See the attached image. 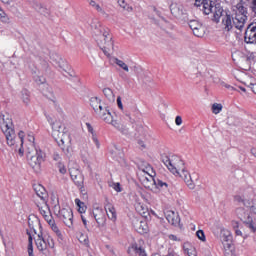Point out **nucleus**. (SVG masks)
I'll return each mask as SVG.
<instances>
[{"mask_svg":"<svg viewBox=\"0 0 256 256\" xmlns=\"http://www.w3.org/2000/svg\"><path fill=\"white\" fill-rule=\"evenodd\" d=\"M92 29L98 47H100L106 57H109V55H111V51H113V37L110 34L109 28L102 26L99 22H96L93 23Z\"/></svg>","mask_w":256,"mask_h":256,"instance_id":"f257e3e1","label":"nucleus"},{"mask_svg":"<svg viewBox=\"0 0 256 256\" xmlns=\"http://www.w3.org/2000/svg\"><path fill=\"white\" fill-rule=\"evenodd\" d=\"M162 163L166 165L167 169L173 173V175H179V177L187 179V175H189V172L185 170V162H183L179 156H167L162 155L161 156Z\"/></svg>","mask_w":256,"mask_h":256,"instance_id":"f03ea898","label":"nucleus"},{"mask_svg":"<svg viewBox=\"0 0 256 256\" xmlns=\"http://www.w3.org/2000/svg\"><path fill=\"white\" fill-rule=\"evenodd\" d=\"M0 118L2 120V122H0V127L2 133H4L6 137L7 145L13 147L16 143L15 139H17V134H15V129H13V122L9 118L5 119V115L3 114L0 115Z\"/></svg>","mask_w":256,"mask_h":256,"instance_id":"7ed1b4c3","label":"nucleus"},{"mask_svg":"<svg viewBox=\"0 0 256 256\" xmlns=\"http://www.w3.org/2000/svg\"><path fill=\"white\" fill-rule=\"evenodd\" d=\"M35 243L38 251L42 253V256H51L49 249H53L55 247V241L51 236H43V233L40 232L37 235Z\"/></svg>","mask_w":256,"mask_h":256,"instance_id":"20e7f679","label":"nucleus"},{"mask_svg":"<svg viewBox=\"0 0 256 256\" xmlns=\"http://www.w3.org/2000/svg\"><path fill=\"white\" fill-rule=\"evenodd\" d=\"M47 121L51 124L53 135L60 139V143L65 145V143H71V139H69V134L65 131V125L63 123L56 121L53 122V118L50 116H46Z\"/></svg>","mask_w":256,"mask_h":256,"instance_id":"39448f33","label":"nucleus"},{"mask_svg":"<svg viewBox=\"0 0 256 256\" xmlns=\"http://www.w3.org/2000/svg\"><path fill=\"white\" fill-rule=\"evenodd\" d=\"M27 159L32 169H40L41 163L45 161V154L39 148H34V151L27 150Z\"/></svg>","mask_w":256,"mask_h":256,"instance_id":"423d86ee","label":"nucleus"},{"mask_svg":"<svg viewBox=\"0 0 256 256\" xmlns=\"http://www.w3.org/2000/svg\"><path fill=\"white\" fill-rule=\"evenodd\" d=\"M68 171L75 185H77V187H83L84 178L81 170H79V165L74 162H69Z\"/></svg>","mask_w":256,"mask_h":256,"instance_id":"0eeeda50","label":"nucleus"},{"mask_svg":"<svg viewBox=\"0 0 256 256\" xmlns=\"http://www.w3.org/2000/svg\"><path fill=\"white\" fill-rule=\"evenodd\" d=\"M233 18V25L236 29L242 30L247 22V11L241 6Z\"/></svg>","mask_w":256,"mask_h":256,"instance_id":"6e6552de","label":"nucleus"},{"mask_svg":"<svg viewBox=\"0 0 256 256\" xmlns=\"http://www.w3.org/2000/svg\"><path fill=\"white\" fill-rule=\"evenodd\" d=\"M57 215L66 227L73 229V210H71V208H62L61 210H58Z\"/></svg>","mask_w":256,"mask_h":256,"instance_id":"1a4fd4ad","label":"nucleus"},{"mask_svg":"<svg viewBox=\"0 0 256 256\" xmlns=\"http://www.w3.org/2000/svg\"><path fill=\"white\" fill-rule=\"evenodd\" d=\"M195 7H198L204 15H211L213 13V6L215 1L213 0H195Z\"/></svg>","mask_w":256,"mask_h":256,"instance_id":"9d476101","label":"nucleus"},{"mask_svg":"<svg viewBox=\"0 0 256 256\" xmlns=\"http://www.w3.org/2000/svg\"><path fill=\"white\" fill-rule=\"evenodd\" d=\"M244 41L245 43L256 45V22H252L247 26Z\"/></svg>","mask_w":256,"mask_h":256,"instance_id":"9b49d317","label":"nucleus"},{"mask_svg":"<svg viewBox=\"0 0 256 256\" xmlns=\"http://www.w3.org/2000/svg\"><path fill=\"white\" fill-rule=\"evenodd\" d=\"M128 254L130 256H147V252H145V248L143 247V241L139 240L138 242L132 243L128 248Z\"/></svg>","mask_w":256,"mask_h":256,"instance_id":"f8f14e48","label":"nucleus"},{"mask_svg":"<svg viewBox=\"0 0 256 256\" xmlns=\"http://www.w3.org/2000/svg\"><path fill=\"white\" fill-rule=\"evenodd\" d=\"M195 37H203L205 35V26L197 20H190L188 23Z\"/></svg>","mask_w":256,"mask_h":256,"instance_id":"ddd939ff","label":"nucleus"},{"mask_svg":"<svg viewBox=\"0 0 256 256\" xmlns=\"http://www.w3.org/2000/svg\"><path fill=\"white\" fill-rule=\"evenodd\" d=\"M92 215L96 223H98L100 227H103L105 225V221H107V218L105 217V212L103 211L102 208H99V207L94 208L92 211Z\"/></svg>","mask_w":256,"mask_h":256,"instance_id":"4468645a","label":"nucleus"},{"mask_svg":"<svg viewBox=\"0 0 256 256\" xmlns=\"http://www.w3.org/2000/svg\"><path fill=\"white\" fill-rule=\"evenodd\" d=\"M165 217L170 225H174V227H179V225H181V218L179 217V214L175 213L174 211H166Z\"/></svg>","mask_w":256,"mask_h":256,"instance_id":"2eb2a0df","label":"nucleus"},{"mask_svg":"<svg viewBox=\"0 0 256 256\" xmlns=\"http://www.w3.org/2000/svg\"><path fill=\"white\" fill-rule=\"evenodd\" d=\"M220 239L222 243H227V249H231V243L233 241V235L231 234V231L221 228L220 230Z\"/></svg>","mask_w":256,"mask_h":256,"instance_id":"dca6fc26","label":"nucleus"},{"mask_svg":"<svg viewBox=\"0 0 256 256\" xmlns=\"http://www.w3.org/2000/svg\"><path fill=\"white\" fill-rule=\"evenodd\" d=\"M50 59L53 65L59 67V69H65V67H67V61H65V59H63V57L58 53H52L50 55Z\"/></svg>","mask_w":256,"mask_h":256,"instance_id":"f3484780","label":"nucleus"},{"mask_svg":"<svg viewBox=\"0 0 256 256\" xmlns=\"http://www.w3.org/2000/svg\"><path fill=\"white\" fill-rule=\"evenodd\" d=\"M213 21H215V23H219V19H223V17H225V15H227V12H225V10H223V7H221V5L219 4H214L213 5Z\"/></svg>","mask_w":256,"mask_h":256,"instance_id":"a211bd4d","label":"nucleus"},{"mask_svg":"<svg viewBox=\"0 0 256 256\" xmlns=\"http://www.w3.org/2000/svg\"><path fill=\"white\" fill-rule=\"evenodd\" d=\"M104 209L106 211L108 219H110L111 221H117V211L115 210V206L109 203L108 200H106Z\"/></svg>","mask_w":256,"mask_h":256,"instance_id":"6ab92c4d","label":"nucleus"},{"mask_svg":"<svg viewBox=\"0 0 256 256\" xmlns=\"http://www.w3.org/2000/svg\"><path fill=\"white\" fill-rule=\"evenodd\" d=\"M146 181L150 184H146V187L148 189H151V185L153 187L156 186L157 189H163V187H165L166 189L169 187V184H167L166 182H163L162 180H159V179H155L153 178V176H150V180L149 178H146Z\"/></svg>","mask_w":256,"mask_h":256,"instance_id":"aec40b11","label":"nucleus"},{"mask_svg":"<svg viewBox=\"0 0 256 256\" xmlns=\"http://www.w3.org/2000/svg\"><path fill=\"white\" fill-rule=\"evenodd\" d=\"M222 27L224 31H231V29L235 27V24H233V16L225 14V16L222 18Z\"/></svg>","mask_w":256,"mask_h":256,"instance_id":"412c9836","label":"nucleus"},{"mask_svg":"<svg viewBox=\"0 0 256 256\" xmlns=\"http://www.w3.org/2000/svg\"><path fill=\"white\" fill-rule=\"evenodd\" d=\"M182 179L185 181L186 185L189 187V189H195V183H197V181H199V174H192L190 175L188 173V175H186L185 177H182Z\"/></svg>","mask_w":256,"mask_h":256,"instance_id":"4be33fe9","label":"nucleus"},{"mask_svg":"<svg viewBox=\"0 0 256 256\" xmlns=\"http://www.w3.org/2000/svg\"><path fill=\"white\" fill-rule=\"evenodd\" d=\"M34 191L36 195L40 197L43 203L47 201L48 194H47V190L45 189V187H43V185L41 184L34 185Z\"/></svg>","mask_w":256,"mask_h":256,"instance_id":"5701e85b","label":"nucleus"},{"mask_svg":"<svg viewBox=\"0 0 256 256\" xmlns=\"http://www.w3.org/2000/svg\"><path fill=\"white\" fill-rule=\"evenodd\" d=\"M134 207L137 213L141 215V217H147L149 215V208H147L145 204L141 202H136Z\"/></svg>","mask_w":256,"mask_h":256,"instance_id":"b1692460","label":"nucleus"},{"mask_svg":"<svg viewBox=\"0 0 256 256\" xmlns=\"http://www.w3.org/2000/svg\"><path fill=\"white\" fill-rule=\"evenodd\" d=\"M170 11L174 17H177V18L183 17V6L177 3H172L170 5Z\"/></svg>","mask_w":256,"mask_h":256,"instance_id":"393cba45","label":"nucleus"},{"mask_svg":"<svg viewBox=\"0 0 256 256\" xmlns=\"http://www.w3.org/2000/svg\"><path fill=\"white\" fill-rule=\"evenodd\" d=\"M27 151H35L37 149V146L35 145V135H33L32 132L27 134Z\"/></svg>","mask_w":256,"mask_h":256,"instance_id":"a878e982","label":"nucleus"},{"mask_svg":"<svg viewBox=\"0 0 256 256\" xmlns=\"http://www.w3.org/2000/svg\"><path fill=\"white\" fill-rule=\"evenodd\" d=\"M236 215L239 217L243 222L247 221L251 217L249 216V212L245 210V208L240 207L236 209Z\"/></svg>","mask_w":256,"mask_h":256,"instance_id":"bb28decb","label":"nucleus"},{"mask_svg":"<svg viewBox=\"0 0 256 256\" xmlns=\"http://www.w3.org/2000/svg\"><path fill=\"white\" fill-rule=\"evenodd\" d=\"M110 125H112L113 127H115V129L123 133V135H127V133H129V131L127 130V126L119 123L117 120H112V122H110Z\"/></svg>","mask_w":256,"mask_h":256,"instance_id":"cd10ccee","label":"nucleus"},{"mask_svg":"<svg viewBox=\"0 0 256 256\" xmlns=\"http://www.w3.org/2000/svg\"><path fill=\"white\" fill-rule=\"evenodd\" d=\"M234 201H236V203H242V205H244V207H251V202L249 200H247V198H245V196L236 195V196H234Z\"/></svg>","mask_w":256,"mask_h":256,"instance_id":"c85d7f7f","label":"nucleus"},{"mask_svg":"<svg viewBox=\"0 0 256 256\" xmlns=\"http://www.w3.org/2000/svg\"><path fill=\"white\" fill-rule=\"evenodd\" d=\"M90 105H91L92 109L95 111V113L97 111H99V107L103 106V105H101V100L97 97H92L90 99Z\"/></svg>","mask_w":256,"mask_h":256,"instance_id":"c756f323","label":"nucleus"},{"mask_svg":"<svg viewBox=\"0 0 256 256\" xmlns=\"http://www.w3.org/2000/svg\"><path fill=\"white\" fill-rule=\"evenodd\" d=\"M89 5H91V7H94V9H96V11L98 13H100V15H103V17H109V14H107V12H105L101 6L99 4H97V2H95L94 0H91L89 2Z\"/></svg>","mask_w":256,"mask_h":256,"instance_id":"7c9ffc66","label":"nucleus"},{"mask_svg":"<svg viewBox=\"0 0 256 256\" xmlns=\"http://www.w3.org/2000/svg\"><path fill=\"white\" fill-rule=\"evenodd\" d=\"M87 129L89 133L92 135V141L95 143L97 149H99L100 144H99V139H97V136L95 135V131L93 130V126H91L89 123H86Z\"/></svg>","mask_w":256,"mask_h":256,"instance_id":"2f4dec72","label":"nucleus"},{"mask_svg":"<svg viewBox=\"0 0 256 256\" xmlns=\"http://www.w3.org/2000/svg\"><path fill=\"white\" fill-rule=\"evenodd\" d=\"M38 209L40 211V214L44 217V219L45 215H49L51 213V209L49 208L47 201L44 202L43 206H38Z\"/></svg>","mask_w":256,"mask_h":256,"instance_id":"473e14b6","label":"nucleus"},{"mask_svg":"<svg viewBox=\"0 0 256 256\" xmlns=\"http://www.w3.org/2000/svg\"><path fill=\"white\" fill-rule=\"evenodd\" d=\"M118 5L123 9V11H127V13H131V11H133V7L125 2V0H118Z\"/></svg>","mask_w":256,"mask_h":256,"instance_id":"72a5a7b5","label":"nucleus"},{"mask_svg":"<svg viewBox=\"0 0 256 256\" xmlns=\"http://www.w3.org/2000/svg\"><path fill=\"white\" fill-rule=\"evenodd\" d=\"M103 94L108 101H115V94H113V90H111V88H104Z\"/></svg>","mask_w":256,"mask_h":256,"instance_id":"f704fd0d","label":"nucleus"},{"mask_svg":"<svg viewBox=\"0 0 256 256\" xmlns=\"http://www.w3.org/2000/svg\"><path fill=\"white\" fill-rule=\"evenodd\" d=\"M21 99H22L23 103H25V105H29V101H30L29 90L23 89L21 91Z\"/></svg>","mask_w":256,"mask_h":256,"instance_id":"c9c22d12","label":"nucleus"},{"mask_svg":"<svg viewBox=\"0 0 256 256\" xmlns=\"http://www.w3.org/2000/svg\"><path fill=\"white\" fill-rule=\"evenodd\" d=\"M78 241H79L82 245H85V247H89V236H87V234L81 233V234L78 236Z\"/></svg>","mask_w":256,"mask_h":256,"instance_id":"e433bc0d","label":"nucleus"},{"mask_svg":"<svg viewBox=\"0 0 256 256\" xmlns=\"http://www.w3.org/2000/svg\"><path fill=\"white\" fill-rule=\"evenodd\" d=\"M18 137H19V139H20V141H21V147L19 148L18 153H19L20 157H23V155H24V153H25V150L23 149V139H24V137H25V132L20 131V132L18 133Z\"/></svg>","mask_w":256,"mask_h":256,"instance_id":"4c0bfd02","label":"nucleus"},{"mask_svg":"<svg viewBox=\"0 0 256 256\" xmlns=\"http://www.w3.org/2000/svg\"><path fill=\"white\" fill-rule=\"evenodd\" d=\"M27 235L29 236V238H28V255L34 256L33 255V236H31V233H29V232H27Z\"/></svg>","mask_w":256,"mask_h":256,"instance_id":"58836bf2","label":"nucleus"},{"mask_svg":"<svg viewBox=\"0 0 256 256\" xmlns=\"http://www.w3.org/2000/svg\"><path fill=\"white\" fill-rule=\"evenodd\" d=\"M246 227L252 231V233L256 232V225L255 222H253V219L249 218L248 220L244 221Z\"/></svg>","mask_w":256,"mask_h":256,"instance_id":"ea45409f","label":"nucleus"},{"mask_svg":"<svg viewBox=\"0 0 256 256\" xmlns=\"http://www.w3.org/2000/svg\"><path fill=\"white\" fill-rule=\"evenodd\" d=\"M75 204L77 205V207H79V209H78L79 213H85V211L87 210V207L85 206V203H83L81 200L76 198L75 199Z\"/></svg>","mask_w":256,"mask_h":256,"instance_id":"a19ab883","label":"nucleus"},{"mask_svg":"<svg viewBox=\"0 0 256 256\" xmlns=\"http://www.w3.org/2000/svg\"><path fill=\"white\" fill-rule=\"evenodd\" d=\"M221 111H223V105L222 104L214 103L212 105V113H214V115H219V113H221Z\"/></svg>","mask_w":256,"mask_h":256,"instance_id":"79ce46f5","label":"nucleus"},{"mask_svg":"<svg viewBox=\"0 0 256 256\" xmlns=\"http://www.w3.org/2000/svg\"><path fill=\"white\" fill-rule=\"evenodd\" d=\"M52 229V231L61 239L63 237V234L61 233V230H59V226L55 222L49 225Z\"/></svg>","mask_w":256,"mask_h":256,"instance_id":"37998d69","label":"nucleus"},{"mask_svg":"<svg viewBox=\"0 0 256 256\" xmlns=\"http://www.w3.org/2000/svg\"><path fill=\"white\" fill-rule=\"evenodd\" d=\"M115 63H116V65H118V67H121V69L126 71V73H129V66H127V64L125 62H123V60H119L116 58Z\"/></svg>","mask_w":256,"mask_h":256,"instance_id":"c03bdc74","label":"nucleus"},{"mask_svg":"<svg viewBox=\"0 0 256 256\" xmlns=\"http://www.w3.org/2000/svg\"><path fill=\"white\" fill-rule=\"evenodd\" d=\"M101 119H103V121H105V123H113V115L111 114V112H107L106 114H102Z\"/></svg>","mask_w":256,"mask_h":256,"instance_id":"a18cd8bd","label":"nucleus"},{"mask_svg":"<svg viewBox=\"0 0 256 256\" xmlns=\"http://www.w3.org/2000/svg\"><path fill=\"white\" fill-rule=\"evenodd\" d=\"M109 112H111L109 110V108L103 107V106H99L98 111L96 113L99 115L100 118H102L103 115H106V113H109Z\"/></svg>","mask_w":256,"mask_h":256,"instance_id":"49530a36","label":"nucleus"},{"mask_svg":"<svg viewBox=\"0 0 256 256\" xmlns=\"http://www.w3.org/2000/svg\"><path fill=\"white\" fill-rule=\"evenodd\" d=\"M138 233H147V223L143 221L138 223Z\"/></svg>","mask_w":256,"mask_h":256,"instance_id":"de8ad7c7","label":"nucleus"},{"mask_svg":"<svg viewBox=\"0 0 256 256\" xmlns=\"http://www.w3.org/2000/svg\"><path fill=\"white\" fill-rule=\"evenodd\" d=\"M51 202L52 205H54V209H59V199L57 198V196H55V194H52Z\"/></svg>","mask_w":256,"mask_h":256,"instance_id":"09e8293b","label":"nucleus"},{"mask_svg":"<svg viewBox=\"0 0 256 256\" xmlns=\"http://www.w3.org/2000/svg\"><path fill=\"white\" fill-rule=\"evenodd\" d=\"M44 219L48 223V225L55 223V219H53V215H51V212L49 214L45 215Z\"/></svg>","mask_w":256,"mask_h":256,"instance_id":"8fccbe9b","label":"nucleus"},{"mask_svg":"<svg viewBox=\"0 0 256 256\" xmlns=\"http://www.w3.org/2000/svg\"><path fill=\"white\" fill-rule=\"evenodd\" d=\"M62 151H63V153H64L67 157H71V153H72L71 147H69V146L62 147Z\"/></svg>","mask_w":256,"mask_h":256,"instance_id":"3c124183","label":"nucleus"},{"mask_svg":"<svg viewBox=\"0 0 256 256\" xmlns=\"http://www.w3.org/2000/svg\"><path fill=\"white\" fill-rule=\"evenodd\" d=\"M196 235L200 241H205V232H203V230H198Z\"/></svg>","mask_w":256,"mask_h":256,"instance_id":"603ef678","label":"nucleus"},{"mask_svg":"<svg viewBox=\"0 0 256 256\" xmlns=\"http://www.w3.org/2000/svg\"><path fill=\"white\" fill-rule=\"evenodd\" d=\"M112 187H113L114 191H117V193H121V184L113 183Z\"/></svg>","mask_w":256,"mask_h":256,"instance_id":"864d4df0","label":"nucleus"},{"mask_svg":"<svg viewBox=\"0 0 256 256\" xmlns=\"http://www.w3.org/2000/svg\"><path fill=\"white\" fill-rule=\"evenodd\" d=\"M36 11H39V13H45V11H47V9L43 8L41 5L36 4V6H34Z\"/></svg>","mask_w":256,"mask_h":256,"instance_id":"5fc2aeb1","label":"nucleus"},{"mask_svg":"<svg viewBox=\"0 0 256 256\" xmlns=\"http://www.w3.org/2000/svg\"><path fill=\"white\" fill-rule=\"evenodd\" d=\"M175 124L178 125V126L182 125L183 124V118H181V116H176Z\"/></svg>","mask_w":256,"mask_h":256,"instance_id":"6e6d98bb","label":"nucleus"},{"mask_svg":"<svg viewBox=\"0 0 256 256\" xmlns=\"http://www.w3.org/2000/svg\"><path fill=\"white\" fill-rule=\"evenodd\" d=\"M117 105L121 111H123V102L121 101V96L117 97Z\"/></svg>","mask_w":256,"mask_h":256,"instance_id":"4d7b16f0","label":"nucleus"},{"mask_svg":"<svg viewBox=\"0 0 256 256\" xmlns=\"http://www.w3.org/2000/svg\"><path fill=\"white\" fill-rule=\"evenodd\" d=\"M119 151H121V150H119V148H117V146L114 145V149L111 150L110 153H112L115 157L117 155V153H119Z\"/></svg>","mask_w":256,"mask_h":256,"instance_id":"13d9d810","label":"nucleus"},{"mask_svg":"<svg viewBox=\"0 0 256 256\" xmlns=\"http://www.w3.org/2000/svg\"><path fill=\"white\" fill-rule=\"evenodd\" d=\"M251 10L253 13H256V0H252L251 2Z\"/></svg>","mask_w":256,"mask_h":256,"instance_id":"bf43d9fd","label":"nucleus"},{"mask_svg":"<svg viewBox=\"0 0 256 256\" xmlns=\"http://www.w3.org/2000/svg\"><path fill=\"white\" fill-rule=\"evenodd\" d=\"M53 159H54V161H61V155H59V153H54Z\"/></svg>","mask_w":256,"mask_h":256,"instance_id":"052dcab7","label":"nucleus"},{"mask_svg":"<svg viewBox=\"0 0 256 256\" xmlns=\"http://www.w3.org/2000/svg\"><path fill=\"white\" fill-rule=\"evenodd\" d=\"M248 87H250V89L253 91V93H255V95H256V84H253V83H250L249 85H248Z\"/></svg>","mask_w":256,"mask_h":256,"instance_id":"680f3d73","label":"nucleus"},{"mask_svg":"<svg viewBox=\"0 0 256 256\" xmlns=\"http://www.w3.org/2000/svg\"><path fill=\"white\" fill-rule=\"evenodd\" d=\"M59 171L62 175H65V173H67V168H65V166H60Z\"/></svg>","mask_w":256,"mask_h":256,"instance_id":"e2e57ef3","label":"nucleus"},{"mask_svg":"<svg viewBox=\"0 0 256 256\" xmlns=\"http://www.w3.org/2000/svg\"><path fill=\"white\" fill-rule=\"evenodd\" d=\"M168 238H169L171 241H179V238H177V236H176V235H173V234H170V235L168 236Z\"/></svg>","mask_w":256,"mask_h":256,"instance_id":"0e129e2a","label":"nucleus"},{"mask_svg":"<svg viewBox=\"0 0 256 256\" xmlns=\"http://www.w3.org/2000/svg\"><path fill=\"white\" fill-rule=\"evenodd\" d=\"M225 89H228V91H237V89L229 84L225 85Z\"/></svg>","mask_w":256,"mask_h":256,"instance_id":"69168bd1","label":"nucleus"},{"mask_svg":"<svg viewBox=\"0 0 256 256\" xmlns=\"http://www.w3.org/2000/svg\"><path fill=\"white\" fill-rule=\"evenodd\" d=\"M232 227H233V229H239V222H237V221H232Z\"/></svg>","mask_w":256,"mask_h":256,"instance_id":"338daca9","label":"nucleus"},{"mask_svg":"<svg viewBox=\"0 0 256 256\" xmlns=\"http://www.w3.org/2000/svg\"><path fill=\"white\" fill-rule=\"evenodd\" d=\"M235 234L240 236V237H243V232H241V230H239V228H236Z\"/></svg>","mask_w":256,"mask_h":256,"instance_id":"774afa93","label":"nucleus"}]
</instances>
